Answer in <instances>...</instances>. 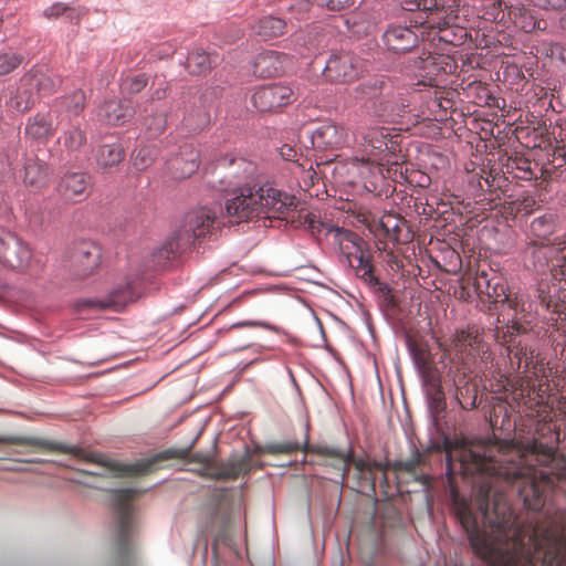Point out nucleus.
<instances>
[{
    "mask_svg": "<svg viewBox=\"0 0 566 566\" xmlns=\"http://www.w3.org/2000/svg\"><path fill=\"white\" fill-rule=\"evenodd\" d=\"M59 85V78H53L41 71L30 72L21 78L22 87H30L33 93L35 91L40 95L52 94Z\"/></svg>",
    "mask_w": 566,
    "mask_h": 566,
    "instance_id": "c85d7f7f",
    "label": "nucleus"
},
{
    "mask_svg": "<svg viewBox=\"0 0 566 566\" xmlns=\"http://www.w3.org/2000/svg\"><path fill=\"white\" fill-rule=\"evenodd\" d=\"M364 72V62L350 52L333 53L326 62L323 75L332 83H349Z\"/></svg>",
    "mask_w": 566,
    "mask_h": 566,
    "instance_id": "ddd939ff",
    "label": "nucleus"
},
{
    "mask_svg": "<svg viewBox=\"0 0 566 566\" xmlns=\"http://www.w3.org/2000/svg\"><path fill=\"white\" fill-rule=\"evenodd\" d=\"M34 104V94L30 87H22L19 83L17 94L10 97L9 105L18 112H25Z\"/></svg>",
    "mask_w": 566,
    "mask_h": 566,
    "instance_id": "ea45409f",
    "label": "nucleus"
},
{
    "mask_svg": "<svg viewBox=\"0 0 566 566\" xmlns=\"http://www.w3.org/2000/svg\"><path fill=\"white\" fill-rule=\"evenodd\" d=\"M251 99L260 112H273L292 103L294 93L289 86L272 84L256 88Z\"/></svg>",
    "mask_w": 566,
    "mask_h": 566,
    "instance_id": "f3484780",
    "label": "nucleus"
},
{
    "mask_svg": "<svg viewBox=\"0 0 566 566\" xmlns=\"http://www.w3.org/2000/svg\"><path fill=\"white\" fill-rule=\"evenodd\" d=\"M386 127H370L363 132L361 138L367 160L375 163L381 155L395 154L398 150V142Z\"/></svg>",
    "mask_w": 566,
    "mask_h": 566,
    "instance_id": "dca6fc26",
    "label": "nucleus"
},
{
    "mask_svg": "<svg viewBox=\"0 0 566 566\" xmlns=\"http://www.w3.org/2000/svg\"><path fill=\"white\" fill-rule=\"evenodd\" d=\"M148 78L145 74H136L132 76H127L122 82V90L128 94L139 93L146 85Z\"/></svg>",
    "mask_w": 566,
    "mask_h": 566,
    "instance_id": "09e8293b",
    "label": "nucleus"
},
{
    "mask_svg": "<svg viewBox=\"0 0 566 566\" xmlns=\"http://www.w3.org/2000/svg\"><path fill=\"white\" fill-rule=\"evenodd\" d=\"M339 451L344 454L345 465L339 458L334 459L338 462V468L343 471L342 481L345 479L346 473L349 472L350 465H353L354 479L356 480V489L359 492H370L375 494L377 480L375 476V471L384 470V463L370 460L369 458L355 459L352 452L345 453L343 450Z\"/></svg>",
    "mask_w": 566,
    "mask_h": 566,
    "instance_id": "9d476101",
    "label": "nucleus"
},
{
    "mask_svg": "<svg viewBox=\"0 0 566 566\" xmlns=\"http://www.w3.org/2000/svg\"><path fill=\"white\" fill-rule=\"evenodd\" d=\"M535 200L533 198H525L523 200V210H525L526 213L531 212L533 210V206H535Z\"/></svg>",
    "mask_w": 566,
    "mask_h": 566,
    "instance_id": "338daca9",
    "label": "nucleus"
},
{
    "mask_svg": "<svg viewBox=\"0 0 566 566\" xmlns=\"http://www.w3.org/2000/svg\"><path fill=\"white\" fill-rule=\"evenodd\" d=\"M250 455L245 454L239 459L214 463L212 471L208 472L207 476L213 480H235L250 470Z\"/></svg>",
    "mask_w": 566,
    "mask_h": 566,
    "instance_id": "a878e982",
    "label": "nucleus"
},
{
    "mask_svg": "<svg viewBox=\"0 0 566 566\" xmlns=\"http://www.w3.org/2000/svg\"><path fill=\"white\" fill-rule=\"evenodd\" d=\"M190 453V448L187 449H169L160 453L163 459H186Z\"/></svg>",
    "mask_w": 566,
    "mask_h": 566,
    "instance_id": "052dcab7",
    "label": "nucleus"
},
{
    "mask_svg": "<svg viewBox=\"0 0 566 566\" xmlns=\"http://www.w3.org/2000/svg\"><path fill=\"white\" fill-rule=\"evenodd\" d=\"M64 10H67V6L63 4V3H55L51 7H49L45 11H44V14L48 17V18H56L61 14H64L65 11Z\"/></svg>",
    "mask_w": 566,
    "mask_h": 566,
    "instance_id": "0e129e2a",
    "label": "nucleus"
},
{
    "mask_svg": "<svg viewBox=\"0 0 566 566\" xmlns=\"http://www.w3.org/2000/svg\"><path fill=\"white\" fill-rule=\"evenodd\" d=\"M506 7L509 6L504 4L501 0H483L480 7L481 17L486 21L506 25L509 11Z\"/></svg>",
    "mask_w": 566,
    "mask_h": 566,
    "instance_id": "473e14b6",
    "label": "nucleus"
},
{
    "mask_svg": "<svg viewBox=\"0 0 566 566\" xmlns=\"http://www.w3.org/2000/svg\"><path fill=\"white\" fill-rule=\"evenodd\" d=\"M90 178L83 172L65 174L59 184L60 195L69 201L78 202L87 196Z\"/></svg>",
    "mask_w": 566,
    "mask_h": 566,
    "instance_id": "b1692460",
    "label": "nucleus"
},
{
    "mask_svg": "<svg viewBox=\"0 0 566 566\" xmlns=\"http://www.w3.org/2000/svg\"><path fill=\"white\" fill-rule=\"evenodd\" d=\"M380 226L388 240L395 242H403L406 239H401V232L406 228V221L396 214H388L381 218Z\"/></svg>",
    "mask_w": 566,
    "mask_h": 566,
    "instance_id": "c9c22d12",
    "label": "nucleus"
},
{
    "mask_svg": "<svg viewBox=\"0 0 566 566\" xmlns=\"http://www.w3.org/2000/svg\"><path fill=\"white\" fill-rule=\"evenodd\" d=\"M64 11H65L64 14H65L66 19L71 23H75V24L80 23L82 18L86 14V10L81 7H76V8L67 7V10H64Z\"/></svg>",
    "mask_w": 566,
    "mask_h": 566,
    "instance_id": "13d9d810",
    "label": "nucleus"
},
{
    "mask_svg": "<svg viewBox=\"0 0 566 566\" xmlns=\"http://www.w3.org/2000/svg\"><path fill=\"white\" fill-rule=\"evenodd\" d=\"M512 387H513V391H512V396H513V400L516 401V380H514L512 382Z\"/></svg>",
    "mask_w": 566,
    "mask_h": 566,
    "instance_id": "774afa93",
    "label": "nucleus"
},
{
    "mask_svg": "<svg viewBox=\"0 0 566 566\" xmlns=\"http://www.w3.org/2000/svg\"><path fill=\"white\" fill-rule=\"evenodd\" d=\"M280 155L283 159L287 161H295V164L297 163V160L295 159L297 157V150L291 145H283L280 148Z\"/></svg>",
    "mask_w": 566,
    "mask_h": 566,
    "instance_id": "e2e57ef3",
    "label": "nucleus"
},
{
    "mask_svg": "<svg viewBox=\"0 0 566 566\" xmlns=\"http://www.w3.org/2000/svg\"><path fill=\"white\" fill-rule=\"evenodd\" d=\"M134 109L127 101H108L99 108L98 116L109 125H122L129 120Z\"/></svg>",
    "mask_w": 566,
    "mask_h": 566,
    "instance_id": "cd10ccee",
    "label": "nucleus"
},
{
    "mask_svg": "<svg viewBox=\"0 0 566 566\" xmlns=\"http://www.w3.org/2000/svg\"><path fill=\"white\" fill-rule=\"evenodd\" d=\"M424 463L423 454L415 449L411 457L405 461H396L391 464V469L395 472H406L413 476H417L418 469Z\"/></svg>",
    "mask_w": 566,
    "mask_h": 566,
    "instance_id": "a19ab883",
    "label": "nucleus"
},
{
    "mask_svg": "<svg viewBox=\"0 0 566 566\" xmlns=\"http://www.w3.org/2000/svg\"><path fill=\"white\" fill-rule=\"evenodd\" d=\"M389 87L390 78L386 76L368 78L355 87V97L365 103H369L368 107L373 111V107L376 106V103L379 101L382 90Z\"/></svg>",
    "mask_w": 566,
    "mask_h": 566,
    "instance_id": "bb28decb",
    "label": "nucleus"
},
{
    "mask_svg": "<svg viewBox=\"0 0 566 566\" xmlns=\"http://www.w3.org/2000/svg\"><path fill=\"white\" fill-rule=\"evenodd\" d=\"M388 469H391V464L389 463H384V470L381 471H375V476L377 475V473H380V486L381 489H384V492L387 493V490L389 489V482H388V478H387V470Z\"/></svg>",
    "mask_w": 566,
    "mask_h": 566,
    "instance_id": "69168bd1",
    "label": "nucleus"
},
{
    "mask_svg": "<svg viewBox=\"0 0 566 566\" xmlns=\"http://www.w3.org/2000/svg\"><path fill=\"white\" fill-rule=\"evenodd\" d=\"M231 165L244 167L245 174H250L252 171L251 164L247 163L242 158H231V159L223 158V159L219 160L218 167H226V166H231Z\"/></svg>",
    "mask_w": 566,
    "mask_h": 566,
    "instance_id": "bf43d9fd",
    "label": "nucleus"
},
{
    "mask_svg": "<svg viewBox=\"0 0 566 566\" xmlns=\"http://www.w3.org/2000/svg\"><path fill=\"white\" fill-rule=\"evenodd\" d=\"M210 120V116L205 111H199L198 113V123L193 124L191 120V116L185 117L186 125L191 127L193 130H201L203 129Z\"/></svg>",
    "mask_w": 566,
    "mask_h": 566,
    "instance_id": "6e6d98bb",
    "label": "nucleus"
},
{
    "mask_svg": "<svg viewBox=\"0 0 566 566\" xmlns=\"http://www.w3.org/2000/svg\"><path fill=\"white\" fill-rule=\"evenodd\" d=\"M476 370L467 365H451L448 370V380L454 387V398L464 410L478 407V385L472 377Z\"/></svg>",
    "mask_w": 566,
    "mask_h": 566,
    "instance_id": "f8f14e48",
    "label": "nucleus"
},
{
    "mask_svg": "<svg viewBox=\"0 0 566 566\" xmlns=\"http://www.w3.org/2000/svg\"><path fill=\"white\" fill-rule=\"evenodd\" d=\"M191 462H196L202 465L203 472L202 475L207 476V473L212 471L213 469V460L210 455L203 453H195L191 457Z\"/></svg>",
    "mask_w": 566,
    "mask_h": 566,
    "instance_id": "5fc2aeb1",
    "label": "nucleus"
},
{
    "mask_svg": "<svg viewBox=\"0 0 566 566\" xmlns=\"http://www.w3.org/2000/svg\"><path fill=\"white\" fill-rule=\"evenodd\" d=\"M328 232L334 237L342 254L346 258L348 264L355 269L359 279L381 293L390 291L388 285L381 283L375 275L371 253L366 248V242L357 233L338 227L328 228Z\"/></svg>",
    "mask_w": 566,
    "mask_h": 566,
    "instance_id": "0eeeda50",
    "label": "nucleus"
},
{
    "mask_svg": "<svg viewBox=\"0 0 566 566\" xmlns=\"http://www.w3.org/2000/svg\"><path fill=\"white\" fill-rule=\"evenodd\" d=\"M23 61V56L13 52L0 53V76L14 71Z\"/></svg>",
    "mask_w": 566,
    "mask_h": 566,
    "instance_id": "de8ad7c7",
    "label": "nucleus"
},
{
    "mask_svg": "<svg viewBox=\"0 0 566 566\" xmlns=\"http://www.w3.org/2000/svg\"><path fill=\"white\" fill-rule=\"evenodd\" d=\"M421 27L390 25L382 34V42L394 53H406L413 49L418 41Z\"/></svg>",
    "mask_w": 566,
    "mask_h": 566,
    "instance_id": "412c9836",
    "label": "nucleus"
},
{
    "mask_svg": "<svg viewBox=\"0 0 566 566\" xmlns=\"http://www.w3.org/2000/svg\"><path fill=\"white\" fill-rule=\"evenodd\" d=\"M513 163L516 166L517 178L524 180H532L537 178L533 164L530 160L522 157H516Z\"/></svg>",
    "mask_w": 566,
    "mask_h": 566,
    "instance_id": "8fccbe9b",
    "label": "nucleus"
},
{
    "mask_svg": "<svg viewBox=\"0 0 566 566\" xmlns=\"http://www.w3.org/2000/svg\"><path fill=\"white\" fill-rule=\"evenodd\" d=\"M124 156V149L119 143L103 144L96 151V161L103 168H111L118 165Z\"/></svg>",
    "mask_w": 566,
    "mask_h": 566,
    "instance_id": "c756f323",
    "label": "nucleus"
},
{
    "mask_svg": "<svg viewBox=\"0 0 566 566\" xmlns=\"http://www.w3.org/2000/svg\"><path fill=\"white\" fill-rule=\"evenodd\" d=\"M291 64V57L282 52L269 50L256 55L253 72L260 77L280 76Z\"/></svg>",
    "mask_w": 566,
    "mask_h": 566,
    "instance_id": "4be33fe9",
    "label": "nucleus"
},
{
    "mask_svg": "<svg viewBox=\"0 0 566 566\" xmlns=\"http://www.w3.org/2000/svg\"><path fill=\"white\" fill-rule=\"evenodd\" d=\"M101 263V249L90 241L80 242L72 253L74 275L84 279L95 272Z\"/></svg>",
    "mask_w": 566,
    "mask_h": 566,
    "instance_id": "aec40b11",
    "label": "nucleus"
},
{
    "mask_svg": "<svg viewBox=\"0 0 566 566\" xmlns=\"http://www.w3.org/2000/svg\"><path fill=\"white\" fill-rule=\"evenodd\" d=\"M32 261L29 244L15 233L0 229V262L12 269H27Z\"/></svg>",
    "mask_w": 566,
    "mask_h": 566,
    "instance_id": "4468645a",
    "label": "nucleus"
},
{
    "mask_svg": "<svg viewBox=\"0 0 566 566\" xmlns=\"http://www.w3.org/2000/svg\"><path fill=\"white\" fill-rule=\"evenodd\" d=\"M200 154L192 145H184L180 151L171 157L167 165L175 179H185L199 168Z\"/></svg>",
    "mask_w": 566,
    "mask_h": 566,
    "instance_id": "5701e85b",
    "label": "nucleus"
},
{
    "mask_svg": "<svg viewBox=\"0 0 566 566\" xmlns=\"http://www.w3.org/2000/svg\"><path fill=\"white\" fill-rule=\"evenodd\" d=\"M55 132L53 118L50 113H38L28 118L24 134L29 139L36 142L49 140Z\"/></svg>",
    "mask_w": 566,
    "mask_h": 566,
    "instance_id": "393cba45",
    "label": "nucleus"
},
{
    "mask_svg": "<svg viewBox=\"0 0 566 566\" xmlns=\"http://www.w3.org/2000/svg\"><path fill=\"white\" fill-rule=\"evenodd\" d=\"M473 287L481 300H488L497 313L496 340L505 346L511 367L527 373L533 365L534 349L527 334L533 304L524 294L509 291L505 280L494 271H479Z\"/></svg>",
    "mask_w": 566,
    "mask_h": 566,
    "instance_id": "f257e3e1",
    "label": "nucleus"
},
{
    "mask_svg": "<svg viewBox=\"0 0 566 566\" xmlns=\"http://www.w3.org/2000/svg\"><path fill=\"white\" fill-rule=\"evenodd\" d=\"M312 145L321 150H337L349 145V134L345 126L324 123L311 135Z\"/></svg>",
    "mask_w": 566,
    "mask_h": 566,
    "instance_id": "6ab92c4d",
    "label": "nucleus"
},
{
    "mask_svg": "<svg viewBox=\"0 0 566 566\" xmlns=\"http://www.w3.org/2000/svg\"><path fill=\"white\" fill-rule=\"evenodd\" d=\"M292 172L297 179L298 187L304 191L308 190L315 182L316 171L307 160L305 164H294Z\"/></svg>",
    "mask_w": 566,
    "mask_h": 566,
    "instance_id": "4c0bfd02",
    "label": "nucleus"
},
{
    "mask_svg": "<svg viewBox=\"0 0 566 566\" xmlns=\"http://www.w3.org/2000/svg\"><path fill=\"white\" fill-rule=\"evenodd\" d=\"M286 32V22L276 17H264L256 24V34L263 40H272Z\"/></svg>",
    "mask_w": 566,
    "mask_h": 566,
    "instance_id": "7c9ffc66",
    "label": "nucleus"
},
{
    "mask_svg": "<svg viewBox=\"0 0 566 566\" xmlns=\"http://www.w3.org/2000/svg\"><path fill=\"white\" fill-rule=\"evenodd\" d=\"M223 224L222 219L211 208L202 207L189 212L181 229L158 250V258L163 260L176 258L189 249L195 240L212 234Z\"/></svg>",
    "mask_w": 566,
    "mask_h": 566,
    "instance_id": "423d86ee",
    "label": "nucleus"
},
{
    "mask_svg": "<svg viewBox=\"0 0 566 566\" xmlns=\"http://www.w3.org/2000/svg\"><path fill=\"white\" fill-rule=\"evenodd\" d=\"M48 178V167L35 159H30L24 166V184L34 188H41L45 185Z\"/></svg>",
    "mask_w": 566,
    "mask_h": 566,
    "instance_id": "2f4dec72",
    "label": "nucleus"
},
{
    "mask_svg": "<svg viewBox=\"0 0 566 566\" xmlns=\"http://www.w3.org/2000/svg\"><path fill=\"white\" fill-rule=\"evenodd\" d=\"M61 139L67 150L77 151L86 144V133L80 126H72L63 133Z\"/></svg>",
    "mask_w": 566,
    "mask_h": 566,
    "instance_id": "58836bf2",
    "label": "nucleus"
},
{
    "mask_svg": "<svg viewBox=\"0 0 566 566\" xmlns=\"http://www.w3.org/2000/svg\"><path fill=\"white\" fill-rule=\"evenodd\" d=\"M406 10L424 11L429 15L423 22L428 29L427 39L430 42L460 46L471 36L468 29L459 23L457 13L458 0H411L406 2Z\"/></svg>",
    "mask_w": 566,
    "mask_h": 566,
    "instance_id": "39448f33",
    "label": "nucleus"
},
{
    "mask_svg": "<svg viewBox=\"0 0 566 566\" xmlns=\"http://www.w3.org/2000/svg\"><path fill=\"white\" fill-rule=\"evenodd\" d=\"M296 208L295 196L287 193L272 184L258 188L244 187L226 201V216L230 222L249 221L253 218L284 219Z\"/></svg>",
    "mask_w": 566,
    "mask_h": 566,
    "instance_id": "7ed1b4c3",
    "label": "nucleus"
},
{
    "mask_svg": "<svg viewBox=\"0 0 566 566\" xmlns=\"http://www.w3.org/2000/svg\"><path fill=\"white\" fill-rule=\"evenodd\" d=\"M317 4L332 11H340L352 7L355 0H316Z\"/></svg>",
    "mask_w": 566,
    "mask_h": 566,
    "instance_id": "864d4df0",
    "label": "nucleus"
},
{
    "mask_svg": "<svg viewBox=\"0 0 566 566\" xmlns=\"http://www.w3.org/2000/svg\"><path fill=\"white\" fill-rule=\"evenodd\" d=\"M297 451H303L305 453H315L323 457L328 458H339L343 464L345 465L344 454L339 451V449L328 446H311L307 442L300 443L297 441H277L270 442L260 448L261 453L265 454H293Z\"/></svg>",
    "mask_w": 566,
    "mask_h": 566,
    "instance_id": "a211bd4d",
    "label": "nucleus"
},
{
    "mask_svg": "<svg viewBox=\"0 0 566 566\" xmlns=\"http://www.w3.org/2000/svg\"><path fill=\"white\" fill-rule=\"evenodd\" d=\"M546 55L558 56L562 61L566 62V51L558 43H549Z\"/></svg>",
    "mask_w": 566,
    "mask_h": 566,
    "instance_id": "680f3d73",
    "label": "nucleus"
},
{
    "mask_svg": "<svg viewBox=\"0 0 566 566\" xmlns=\"http://www.w3.org/2000/svg\"><path fill=\"white\" fill-rule=\"evenodd\" d=\"M449 349L455 355L452 365H467L483 374L492 364V353L478 328L472 326L458 329L449 339Z\"/></svg>",
    "mask_w": 566,
    "mask_h": 566,
    "instance_id": "6e6552de",
    "label": "nucleus"
},
{
    "mask_svg": "<svg viewBox=\"0 0 566 566\" xmlns=\"http://www.w3.org/2000/svg\"><path fill=\"white\" fill-rule=\"evenodd\" d=\"M166 124H167L166 114L164 112H159V113L156 112V113L151 114V116L146 117L144 119L143 125L149 132V135L151 137H156V136L160 135L161 133H164V130L166 129Z\"/></svg>",
    "mask_w": 566,
    "mask_h": 566,
    "instance_id": "37998d69",
    "label": "nucleus"
},
{
    "mask_svg": "<svg viewBox=\"0 0 566 566\" xmlns=\"http://www.w3.org/2000/svg\"><path fill=\"white\" fill-rule=\"evenodd\" d=\"M0 443L32 447L43 451L73 454L78 459L101 467V470L98 471H83V473L92 476L140 475L149 472L153 467L151 462L134 465H122L117 462L106 460L102 454L86 452L77 447L40 437L0 436Z\"/></svg>",
    "mask_w": 566,
    "mask_h": 566,
    "instance_id": "20e7f679",
    "label": "nucleus"
},
{
    "mask_svg": "<svg viewBox=\"0 0 566 566\" xmlns=\"http://www.w3.org/2000/svg\"><path fill=\"white\" fill-rule=\"evenodd\" d=\"M134 489L115 490L112 493L113 506L116 515L115 549L122 562H128L133 554V536L135 534V518L130 501L137 495Z\"/></svg>",
    "mask_w": 566,
    "mask_h": 566,
    "instance_id": "1a4fd4ad",
    "label": "nucleus"
},
{
    "mask_svg": "<svg viewBox=\"0 0 566 566\" xmlns=\"http://www.w3.org/2000/svg\"><path fill=\"white\" fill-rule=\"evenodd\" d=\"M156 155L157 153L154 147L144 146L135 154L133 164L137 170H145L153 164Z\"/></svg>",
    "mask_w": 566,
    "mask_h": 566,
    "instance_id": "c03bdc74",
    "label": "nucleus"
},
{
    "mask_svg": "<svg viewBox=\"0 0 566 566\" xmlns=\"http://www.w3.org/2000/svg\"><path fill=\"white\" fill-rule=\"evenodd\" d=\"M426 391L428 389L442 386V379L439 369L431 363L419 368Z\"/></svg>",
    "mask_w": 566,
    "mask_h": 566,
    "instance_id": "79ce46f5",
    "label": "nucleus"
},
{
    "mask_svg": "<svg viewBox=\"0 0 566 566\" xmlns=\"http://www.w3.org/2000/svg\"><path fill=\"white\" fill-rule=\"evenodd\" d=\"M216 60L202 50L192 51L187 59V69L191 74L200 75L211 70Z\"/></svg>",
    "mask_w": 566,
    "mask_h": 566,
    "instance_id": "f704fd0d",
    "label": "nucleus"
},
{
    "mask_svg": "<svg viewBox=\"0 0 566 566\" xmlns=\"http://www.w3.org/2000/svg\"><path fill=\"white\" fill-rule=\"evenodd\" d=\"M507 11V23H514L515 27L520 28L525 32H531L536 28L537 22L534 20L531 11L524 6H510L506 7Z\"/></svg>",
    "mask_w": 566,
    "mask_h": 566,
    "instance_id": "72a5a7b5",
    "label": "nucleus"
},
{
    "mask_svg": "<svg viewBox=\"0 0 566 566\" xmlns=\"http://www.w3.org/2000/svg\"><path fill=\"white\" fill-rule=\"evenodd\" d=\"M410 105L408 88L396 86L390 80V87L382 90L379 101L373 107L378 117L394 120L402 116Z\"/></svg>",
    "mask_w": 566,
    "mask_h": 566,
    "instance_id": "2eb2a0df",
    "label": "nucleus"
},
{
    "mask_svg": "<svg viewBox=\"0 0 566 566\" xmlns=\"http://www.w3.org/2000/svg\"><path fill=\"white\" fill-rule=\"evenodd\" d=\"M305 223H307L308 228L313 233L317 232L321 233L323 231L326 232V234H331L328 232V228L334 227L333 224L324 223L319 217H317L314 213H308L305 218Z\"/></svg>",
    "mask_w": 566,
    "mask_h": 566,
    "instance_id": "603ef678",
    "label": "nucleus"
},
{
    "mask_svg": "<svg viewBox=\"0 0 566 566\" xmlns=\"http://www.w3.org/2000/svg\"><path fill=\"white\" fill-rule=\"evenodd\" d=\"M85 93L81 90L73 92L63 101L65 109L73 115H78L85 106Z\"/></svg>",
    "mask_w": 566,
    "mask_h": 566,
    "instance_id": "49530a36",
    "label": "nucleus"
},
{
    "mask_svg": "<svg viewBox=\"0 0 566 566\" xmlns=\"http://www.w3.org/2000/svg\"><path fill=\"white\" fill-rule=\"evenodd\" d=\"M136 300V294L132 289L130 284H126L125 286H118L114 291L111 292L107 303L102 304V307L113 306L115 308H122L126 306L128 303H132Z\"/></svg>",
    "mask_w": 566,
    "mask_h": 566,
    "instance_id": "e433bc0d",
    "label": "nucleus"
},
{
    "mask_svg": "<svg viewBox=\"0 0 566 566\" xmlns=\"http://www.w3.org/2000/svg\"><path fill=\"white\" fill-rule=\"evenodd\" d=\"M416 67L422 78L421 84L439 86L446 76L457 72L458 63L449 54L429 52L428 55L418 59Z\"/></svg>",
    "mask_w": 566,
    "mask_h": 566,
    "instance_id": "9b49d317",
    "label": "nucleus"
},
{
    "mask_svg": "<svg viewBox=\"0 0 566 566\" xmlns=\"http://www.w3.org/2000/svg\"><path fill=\"white\" fill-rule=\"evenodd\" d=\"M533 4L545 10H563L566 8V0H532Z\"/></svg>",
    "mask_w": 566,
    "mask_h": 566,
    "instance_id": "4d7b16f0",
    "label": "nucleus"
},
{
    "mask_svg": "<svg viewBox=\"0 0 566 566\" xmlns=\"http://www.w3.org/2000/svg\"><path fill=\"white\" fill-rule=\"evenodd\" d=\"M408 347L409 350L415 359V363L419 368L423 367L424 365L430 364L427 350L419 345L416 340H412L411 338L408 339Z\"/></svg>",
    "mask_w": 566,
    "mask_h": 566,
    "instance_id": "3c124183",
    "label": "nucleus"
},
{
    "mask_svg": "<svg viewBox=\"0 0 566 566\" xmlns=\"http://www.w3.org/2000/svg\"><path fill=\"white\" fill-rule=\"evenodd\" d=\"M566 227L554 213L534 218L530 224L526 254L538 273L545 274L538 284V300L553 313H566Z\"/></svg>",
    "mask_w": 566,
    "mask_h": 566,
    "instance_id": "f03ea898",
    "label": "nucleus"
},
{
    "mask_svg": "<svg viewBox=\"0 0 566 566\" xmlns=\"http://www.w3.org/2000/svg\"><path fill=\"white\" fill-rule=\"evenodd\" d=\"M426 392L430 408L436 413L443 412L447 408V400L443 387L440 386L437 388L428 389Z\"/></svg>",
    "mask_w": 566,
    "mask_h": 566,
    "instance_id": "a18cd8bd",
    "label": "nucleus"
}]
</instances>
